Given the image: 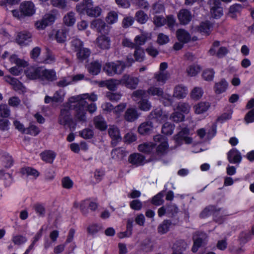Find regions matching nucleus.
Here are the masks:
<instances>
[{
    "label": "nucleus",
    "mask_w": 254,
    "mask_h": 254,
    "mask_svg": "<svg viewBox=\"0 0 254 254\" xmlns=\"http://www.w3.org/2000/svg\"><path fill=\"white\" fill-rule=\"evenodd\" d=\"M68 102L73 104V109L75 111V118L80 122L86 120L87 111L93 113L97 110L95 104H88L81 95L72 96L69 98Z\"/></svg>",
    "instance_id": "nucleus-1"
},
{
    "label": "nucleus",
    "mask_w": 254,
    "mask_h": 254,
    "mask_svg": "<svg viewBox=\"0 0 254 254\" xmlns=\"http://www.w3.org/2000/svg\"><path fill=\"white\" fill-rule=\"evenodd\" d=\"M91 27L101 34L97 38L98 47L102 49H109L110 38L106 36L110 31V27L105 22L100 18L93 20Z\"/></svg>",
    "instance_id": "nucleus-2"
},
{
    "label": "nucleus",
    "mask_w": 254,
    "mask_h": 254,
    "mask_svg": "<svg viewBox=\"0 0 254 254\" xmlns=\"http://www.w3.org/2000/svg\"><path fill=\"white\" fill-rule=\"evenodd\" d=\"M71 110L73 105H70L69 109H62L58 118V123L61 125L67 126L71 130H74L76 127V123L71 116Z\"/></svg>",
    "instance_id": "nucleus-3"
},
{
    "label": "nucleus",
    "mask_w": 254,
    "mask_h": 254,
    "mask_svg": "<svg viewBox=\"0 0 254 254\" xmlns=\"http://www.w3.org/2000/svg\"><path fill=\"white\" fill-rule=\"evenodd\" d=\"M21 15L25 17H30L35 13L36 8L34 3L31 1H24L19 5Z\"/></svg>",
    "instance_id": "nucleus-4"
},
{
    "label": "nucleus",
    "mask_w": 254,
    "mask_h": 254,
    "mask_svg": "<svg viewBox=\"0 0 254 254\" xmlns=\"http://www.w3.org/2000/svg\"><path fill=\"white\" fill-rule=\"evenodd\" d=\"M55 15L51 13L46 14L40 20L35 23V28L38 30H44L48 26L52 25L56 20Z\"/></svg>",
    "instance_id": "nucleus-5"
},
{
    "label": "nucleus",
    "mask_w": 254,
    "mask_h": 254,
    "mask_svg": "<svg viewBox=\"0 0 254 254\" xmlns=\"http://www.w3.org/2000/svg\"><path fill=\"white\" fill-rule=\"evenodd\" d=\"M193 245L191 251L193 253H196L200 247L206 243L207 240V236L205 233L197 232L193 235Z\"/></svg>",
    "instance_id": "nucleus-6"
},
{
    "label": "nucleus",
    "mask_w": 254,
    "mask_h": 254,
    "mask_svg": "<svg viewBox=\"0 0 254 254\" xmlns=\"http://www.w3.org/2000/svg\"><path fill=\"white\" fill-rule=\"evenodd\" d=\"M208 3L210 8V13L212 17L219 18L223 15L222 8L220 6L219 0H209Z\"/></svg>",
    "instance_id": "nucleus-7"
},
{
    "label": "nucleus",
    "mask_w": 254,
    "mask_h": 254,
    "mask_svg": "<svg viewBox=\"0 0 254 254\" xmlns=\"http://www.w3.org/2000/svg\"><path fill=\"white\" fill-rule=\"evenodd\" d=\"M42 67L29 66L24 70L27 78L30 80L40 79Z\"/></svg>",
    "instance_id": "nucleus-8"
},
{
    "label": "nucleus",
    "mask_w": 254,
    "mask_h": 254,
    "mask_svg": "<svg viewBox=\"0 0 254 254\" xmlns=\"http://www.w3.org/2000/svg\"><path fill=\"white\" fill-rule=\"evenodd\" d=\"M16 41L20 46H27L32 41V35L27 31L19 32L16 36Z\"/></svg>",
    "instance_id": "nucleus-9"
},
{
    "label": "nucleus",
    "mask_w": 254,
    "mask_h": 254,
    "mask_svg": "<svg viewBox=\"0 0 254 254\" xmlns=\"http://www.w3.org/2000/svg\"><path fill=\"white\" fill-rule=\"evenodd\" d=\"M190 130L187 128H183L175 137V140L178 144L182 143L184 141L187 144H190L192 141V139L188 136Z\"/></svg>",
    "instance_id": "nucleus-10"
},
{
    "label": "nucleus",
    "mask_w": 254,
    "mask_h": 254,
    "mask_svg": "<svg viewBox=\"0 0 254 254\" xmlns=\"http://www.w3.org/2000/svg\"><path fill=\"white\" fill-rule=\"evenodd\" d=\"M56 156V153L52 150H45L40 154L41 160L45 163L49 164H53Z\"/></svg>",
    "instance_id": "nucleus-11"
},
{
    "label": "nucleus",
    "mask_w": 254,
    "mask_h": 254,
    "mask_svg": "<svg viewBox=\"0 0 254 254\" xmlns=\"http://www.w3.org/2000/svg\"><path fill=\"white\" fill-rule=\"evenodd\" d=\"M93 123L95 128L101 131H105L107 129V123L104 118L101 115L94 118Z\"/></svg>",
    "instance_id": "nucleus-12"
},
{
    "label": "nucleus",
    "mask_w": 254,
    "mask_h": 254,
    "mask_svg": "<svg viewBox=\"0 0 254 254\" xmlns=\"http://www.w3.org/2000/svg\"><path fill=\"white\" fill-rule=\"evenodd\" d=\"M178 17L181 24L186 25L191 21L192 15L189 10L183 9L179 11Z\"/></svg>",
    "instance_id": "nucleus-13"
},
{
    "label": "nucleus",
    "mask_w": 254,
    "mask_h": 254,
    "mask_svg": "<svg viewBox=\"0 0 254 254\" xmlns=\"http://www.w3.org/2000/svg\"><path fill=\"white\" fill-rule=\"evenodd\" d=\"M56 72L54 69H43L42 67L40 79L53 81L56 80Z\"/></svg>",
    "instance_id": "nucleus-14"
},
{
    "label": "nucleus",
    "mask_w": 254,
    "mask_h": 254,
    "mask_svg": "<svg viewBox=\"0 0 254 254\" xmlns=\"http://www.w3.org/2000/svg\"><path fill=\"white\" fill-rule=\"evenodd\" d=\"M102 64L99 61L91 62L87 66L88 72L92 75H98L101 70Z\"/></svg>",
    "instance_id": "nucleus-15"
},
{
    "label": "nucleus",
    "mask_w": 254,
    "mask_h": 254,
    "mask_svg": "<svg viewBox=\"0 0 254 254\" xmlns=\"http://www.w3.org/2000/svg\"><path fill=\"white\" fill-rule=\"evenodd\" d=\"M124 85L128 88L135 89L138 83L139 80L137 77H134L127 74L123 76Z\"/></svg>",
    "instance_id": "nucleus-16"
},
{
    "label": "nucleus",
    "mask_w": 254,
    "mask_h": 254,
    "mask_svg": "<svg viewBox=\"0 0 254 254\" xmlns=\"http://www.w3.org/2000/svg\"><path fill=\"white\" fill-rule=\"evenodd\" d=\"M228 159L231 163H239L242 160L240 152L236 148H233L228 153Z\"/></svg>",
    "instance_id": "nucleus-17"
},
{
    "label": "nucleus",
    "mask_w": 254,
    "mask_h": 254,
    "mask_svg": "<svg viewBox=\"0 0 254 254\" xmlns=\"http://www.w3.org/2000/svg\"><path fill=\"white\" fill-rule=\"evenodd\" d=\"M188 93L187 87L183 85H178L174 88L173 96L178 99H183L186 97Z\"/></svg>",
    "instance_id": "nucleus-18"
},
{
    "label": "nucleus",
    "mask_w": 254,
    "mask_h": 254,
    "mask_svg": "<svg viewBox=\"0 0 254 254\" xmlns=\"http://www.w3.org/2000/svg\"><path fill=\"white\" fill-rule=\"evenodd\" d=\"M210 107V104L208 102L201 101L193 106L194 113L196 114H202L206 112Z\"/></svg>",
    "instance_id": "nucleus-19"
},
{
    "label": "nucleus",
    "mask_w": 254,
    "mask_h": 254,
    "mask_svg": "<svg viewBox=\"0 0 254 254\" xmlns=\"http://www.w3.org/2000/svg\"><path fill=\"white\" fill-rule=\"evenodd\" d=\"M93 6L92 0H83L76 6V10L79 14H85L88 7Z\"/></svg>",
    "instance_id": "nucleus-20"
},
{
    "label": "nucleus",
    "mask_w": 254,
    "mask_h": 254,
    "mask_svg": "<svg viewBox=\"0 0 254 254\" xmlns=\"http://www.w3.org/2000/svg\"><path fill=\"white\" fill-rule=\"evenodd\" d=\"M145 157L139 153L131 154L128 158V161L132 165L136 166L142 165L144 163Z\"/></svg>",
    "instance_id": "nucleus-21"
},
{
    "label": "nucleus",
    "mask_w": 254,
    "mask_h": 254,
    "mask_svg": "<svg viewBox=\"0 0 254 254\" xmlns=\"http://www.w3.org/2000/svg\"><path fill=\"white\" fill-rule=\"evenodd\" d=\"M150 120H154L157 122H161L166 119L165 115H163L162 111L160 109H156L151 111L148 116Z\"/></svg>",
    "instance_id": "nucleus-22"
},
{
    "label": "nucleus",
    "mask_w": 254,
    "mask_h": 254,
    "mask_svg": "<svg viewBox=\"0 0 254 254\" xmlns=\"http://www.w3.org/2000/svg\"><path fill=\"white\" fill-rule=\"evenodd\" d=\"M152 129V123L148 121L142 123L138 127V131L140 134L145 135L150 133Z\"/></svg>",
    "instance_id": "nucleus-23"
},
{
    "label": "nucleus",
    "mask_w": 254,
    "mask_h": 254,
    "mask_svg": "<svg viewBox=\"0 0 254 254\" xmlns=\"http://www.w3.org/2000/svg\"><path fill=\"white\" fill-rule=\"evenodd\" d=\"M176 35L178 40L181 43H187L190 41V34L184 29H178L176 32Z\"/></svg>",
    "instance_id": "nucleus-24"
},
{
    "label": "nucleus",
    "mask_w": 254,
    "mask_h": 254,
    "mask_svg": "<svg viewBox=\"0 0 254 254\" xmlns=\"http://www.w3.org/2000/svg\"><path fill=\"white\" fill-rule=\"evenodd\" d=\"M139 117L137 111L133 108L127 109L125 113V119L129 122H132L136 120Z\"/></svg>",
    "instance_id": "nucleus-25"
},
{
    "label": "nucleus",
    "mask_w": 254,
    "mask_h": 254,
    "mask_svg": "<svg viewBox=\"0 0 254 254\" xmlns=\"http://www.w3.org/2000/svg\"><path fill=\"white\" fill-rule=\"evenodd\" d=\"M221 208H217L214 205H209L206 207L200 214L201 218H205L211 214L215 215L217 212L221 210Z\"/></svg>",
    "instance_id": "nucleus-26"
},
{
    "label": "nucleus",
    "mask_w": 254,
    "mask_h": 254,
    "mask_svg": "<svg viewBox=\"0 0 254 254\" xmlns=\"http://www.w3.org/2000/svg\"><path fill=\"white\" fill-rule=\"evenodd\" d=\"M228 83L225 79H222L220 81L215 84L214 90L216 94H221L226 91Z\"/></svg>",
    "instance_id": "nucleus-27"
},
{
    "label": "nucleus",
    "mask_w": 254,
    "mask_h": 254,
    "mask_svg": "<svg viewBox=\"0 0 254 254\" xmlns=\"http://www.w3.org/2000/svg\"><path fill=\"white\" fill-rule=\"evenodd\" d=\"M20 172L22 175L26 174L27 176H32L37 178L40 175L39 172L35 168L31 167H24L21 168Z\"/></svg>",
    "instance_id": "nucleus-28"
},
{
    "label": "nucleus",
    "mask_w": 254,
    "mask_h": 254,
    "mask_svg": "<svg viewBox=\"0 0 254 254\" xmlns=\"http://www.w3.org/2000/svg\"><path fill=\"white\" fill-rule=\"evenodd\" d=\"M2 163L4 168L9 169L13 166L14 160L12 156L7 152H4L2 156Z\"/></svg>",
    "instance_id": "nucleus-29"
},
{
    "label": "nucleus",
    "mask_w": 254,
    "mask_h": 254,
    "mask_svg": "<svg viewBox=\"0 0 254 254\" xmlns=\"http://www.w3.org/2000/svg\"><path fill=\"white\" fill-rule=\"evenodd\" d=\"M133 221L131 219H128L127 224V230L125 232H120L118 234L120 238H124L129 237L131 236L132 231Z\"/></svg>",
    "instance_id": "nucleus-30"
},
{
    "label": "nucleus",
    "mask_w": 254,
    "mask_h": 254,
    "mask_svg": "<svg viewBox=\"0 0 254 254\" xmlns=\"http://www.w3.org/2000/svg\"><path fill=\"white\" fill-rule=\"evenodd\" d=\"M126 67V64L123 62L118 61L112 63V71L115 74L122 73Z\"/></svg>",
    "instance_id": "nucleus-31"
},
{
    "label": "nucleus",
    "mask_w": 254,
    "mask_h": 254,
    "mask_svg": "<svg viewBox=\"0 0 254 254\" xmlns=\"http://www.w3.org/2000/svg\"><path fill=\"white\" fill-rule=\"evenodd\" d=\"M170 74L167 72H160L154 74V78L155 80L161 84H164L169 79Z\"/></svg>",
    "instance_id": "nucleus-32"
},
{
    "label": "nucleus",
    "mask_w": 254,
    "mask_h": 254,
    "mask_svg": "<svg viewBox=\"0 0 254 254\" xmlns=\"http://www.w3.org/2000/svg\"><path fill=\"white\" fill-rule=\"evenodd\" d=\"M91 54V51L87 48H83L76 53L77 58L80 60L83 61L87 59Z\"/></svg>",
    "instance_id": "nucleus-33"
},
{
    "label": "nucleus",
    "mask_w": 254,
    "mask_h": 254,
    "mask_svg": "<svg viewBox=\"0 0 254 254\" xmlns=\"http://www.w3.org/2000/svg\"><path fill=\"white\" fill-rule=\"evenodd\" d=\"M188 247V244L183 240H179L176 242L173 246V250L176 252L183 253Z\"/></svg>",
    "instance_id": "nucleus-34"
},
{
    "label": "nucleus",
    "mask_w": 254,
    "mask_h": 254,
    "mask_svg": "<svg viewBox=\"0 0 254 254\" xmlns=\"http://www.w3.org/2000/svg\"><path fill=\"white\" fill-rule=\"evenodd\" d=\"M156 145L151 142L144 143L138 145V149L140 152L149 153L152 151Z\"/></svg>",
    "instance_id": "nucleus-35"
},
{
    "label": "nucleus",
    "mask_w": 254,
    "mask_h": 254,
    "mask_svg": "<svg viewBox=\"0 0 254 254\" xmlns=\"http://www.w3.org/2000/svg\"><path fill=\"white\" fill-rule=\"evenodd\" d=\"M67 31L65 29H59L56 34L55 38L58 43H63L66 39Z\"/></svg>",
    "instance_id": "nucleus-36"
},
{
    "label": "nucleus",
    "mask_w": 254,
    "mask_h": 254,
    "mask_svg": "<svg viewBox=\"0 0 254 254\" xmlns=\"http://www.w3.org/2000/svg\"><path fill=\"white\" fill-rule=\"evenodd\" d=\"M34 209L35 213L39 217H44L46 214L45 205L42 203H36L34 205Z\"/></svg>",
    "instance_id": "nucleus-37"
},
{
    "label": "nucleus",
    "mask_w": 254,
    "mask_h": 254,
    "mask_svg": "<svg viewBox=\"0 0 254 254\" xmlns=\"http://www.w3.org/2000/svg\"><path fill=\"white\" fill-rule=\"evenodd\" d=\"M102 229V225L101 224L93 223L89 225L87 229L88 233L91 235L96 234Z\"/></svg>",
    "instance_id": "nucleus-38"
},
{
    "label": "nucleus",
    "mask_w": 254,
    "mask_h": 254,
    "mask_svg": "<svg viewBox=\"0 0 254 254\" xmlns=\"http://www.w3.org/2000/svg\"><path fill=\"white\" fill-rule=\"evenodd\" d=\"M171 222L170 220H165L158 227V232L161 234L166 233L170 228Z\"/></svg>",
    "instance_id": "nucleus-39"
},
{
    "label": "nucleus",
    "mask_w": 254,
    "mask_h": 254,
    "mask_svg": "<svg viewBox=\"0 0 254 254\" xmlns=\"http://www.w3.org/2000/svg\"><path fill=\"white\" fill-rule=\"evenodd\" d=\"M203 94L202 89L199 87H194L190 92V97L194 100L200 99Z\"/></svg>",
    "instance_id": "nucleus-40"
},
{
    "label": "nucleus",
    "mask_w": 254,
    "mask_h": 254,
    "mask_svg": "<svg viewBox=\"0 0 254 254\" xmlns=\"http://www.w3.org/2000/svg\"><path fill=\"white\" fill-rule=\"evenodd\" d=\"M64 23L68 26H72L75 22L74 14L72 12H68L63 19Z\"/></svg>",
    "instance_id": "nucleus-41"
},
{
    "label": "nucleus",
    "mask_w": 254,
    "mask_h": 254,
    "mask_svg": "<svg viewBox=\"0 0 254 254\" xmlns=\"http://www.w3.org/2000/svg\"><path fill=\"white\" fill-rule=\"evenodd\" d=\"M98 85L101 87H106L109 90L107 92V97L109 100L111 101V79H109L105 81H101L98 82Z\"/></svg>",
    "instance_id": "nucleus-42"
},
{
    "label": "nucleus",
    "mask_w": 254,
    "mask_h": 254,
    "mask_svg": "<svg viewBox=\"0 0 254 254\" xmlns=\"http://www.w3.org/2000/svg\"><path fill=\"white\" fill-rule=\"evenodd\" d=\"M12 241L15 245L20 246L24 244L27 241V239L22 235H16L13 236Z\"/></svg>",
    "instance_id": "nucleus-43"
},
{
    "label": "nucleus",
    "mask_w": 254,
    "mask_h": 254,
    "mask_svg": "<svg viewBox=\"0 0 254 254\" xmlns=\"http://www.w3.org/2000/svg\"><path fill=\"white\" fill-rule=\"evenodd\" d=\"M101 11V9L99 6L93 7L92 6L88 7L86 13L90 17H97L100 15Z\"/></svg>",
    "instance_id": "nucleus-44"
},
{
    "label": "nucleus",
    "mask_w": 254,
    "mask_h": 254,
    "mask_svg": "<svg viewBox=\"0 0 254 254\" xmlns=\"http://www.w3.org/2000/svg\"><path fill=\"white\" fill-rule=\"evenodd\" d=\"M135 49L134 53V57L135 59V61L141 62L144 60V52L143 50L140 47H135L133 48Z\"/></svg>",
    "instance_id": "nucleus-45"
},
{
    "label": "nucleus",
    "mask_w": 254,
    "mask_h": 254,
    "mask_svg": "<svg viewBox=\"0 0 254 254\" xmlns=\"http://www.w3.org/2000/svg\"><path fill=\"white\" fill-rule=\"evenodd\" d=\"M135 18L136 21L140 24L146 23L148 19L147 15L142 10H139L135 13Z\"/></svg>",
    "instance_id": "nucleus-46"
},
{
    "label": "nucleus",
    "mask_w": 254,
    "mask_h": 254,
    "mask_svg": "<svg viewBox=\"0 0 254 254\" xmlns=\"http://www.w3.org/2000/svg\"><path fill=\"white\" fill-rule=\"evenodd\" d=\"M212 28V24L208 21L202 22L198 27V31L200 32L209 34L211 29Z\"/></svg>",
    "instance_id": "nucleus-47"
},
{
    "label": "nucleus",
    "mask_w": 254,
    "mask_h": 254,
    "mask_svg": "<svg viewBox=\"0 0 254 254\" xmlns=\"http://www.w3.org/2000/svg\"><path fill=\"white\" fill-rule=\"evenodd\" d=\"M10 115V110L5 104H0V117L8 118Z\"/></svg>",
    "instance_id": "nucleus-48"
},
{
    "label": "nucleus",
    "mask_w": 254,
    "mask_h": 254,
    "mask_svg": "<svg viewBox=\"0 0 254 254\" xmlns=\"http://www.w3.org/2000/svg\"><path fill=\"white\" fill-rule=\"evenodd\" d=\"M94 133L93 130L89 128H85L81 131H79V135L85 139H89L92 138L94 136Z\"/></svg>",
    "instance_id": "nucleus-49"
},
{
    "label": "nucleus",
    "mask_w": 254,
    "mask_h": 254,
    "mask_svg": "<svg viewBox=\"0 0 254 254\" xmlns=\"http://www.w3.org/2000/svg\"><path fill=\"white\" fill-rule=\"evenodd\" d=\"M174 126L170 123H165L162 127V133L166 135H171L173 132Z\"/></svg>",
    "instance_id": "nucleus-50"
},
{
    "label": "nucleus",
    "mask_w": 254,
    "mask_h": 254,
    "mask_svg": "<svg viewBox=\"0 0 254 254\" xmlns=\"http://www.w3.org/2000/svg\"><path fill=\"white\" fill-rule=\"evenodd\" d=\"M148 94L160 97L163 95V90L161 88L151 86L147 91Z\"/></svg>",
    "instance_id": "nucleus-51"
},
{
    "label": "nucleus",
    "mask_w": 254,
    "mask_h": 254,
    "mask_svg": "<svg viewBox=\"0 0 254 254\" xmlns=\"http://www.w3.org/2000/svg\"><path fill=\"white\" fill-rule=\"evenodd\" d=\"M40 132L39 128L35 125H30L26 128L25 134H29L34 136H37Z\"/></svg>",
    "instance_id": "nucleus-52"
},
{
    "label": "nucleus",
    "mask_w": 254,
    "mask_h": 254,
    "mask_svg": "<svg viewBox=\"0 0 254 254\" xmlns=\"http://www.w3.org/2000/svg\"><path fill=\"white\" fill-rule=\"evenodd\" d=\"M164 191H161L155 195L152 199V203L155 205H160L163 203Z\"/></svg>",
    "instance_id": "nucleus-53"
},
{
    "label": "nucleus",
    "mask_w": 254,
    "mask_h": 254,
    "mask_svg": "<svg viewBox=\"0 0 254 254\" xmlns=\"http://www.w3.org/2000/svg\"><path fill=\"white\" fill-rule=\"evenodd\" d=\"M122 139L119 128L114 126H112V144L114 143L113 141L118 142L121 141Z\"/></svg>",
    "instance_id": "nucleus-54"
},
{
    "label": "nucleus",
    "mask_w": 254,
    "mask_h": 254,
    "mask_svg": "<svg viewBox=\"0 0 254 254\" xmlns=\"http://www.w3.org/2000/svg\"><path fill=\"white\" fill-rule=\"evenodd\" d=\"M138 107L141 110L147 111L151 109V105L150 103L147 100L141 99L138 102Z\"/></svg>",
    "instance_id": "nucleus-55"
},
{
    "label": "nucleus",
    "mask_w": 254,
    "mask_h": 254,
    "mask_svg": "<svg viewBox=\"0 0 254 254\" xmlns=\"http://www.w3.org/2000/svg\"><path fill=\"white\" fill-rule=\"evenodd\" d=\"M177 109L185 114H188L190 110V106L188 103L180 102L178 103Z\"/></svg>",
    "instance_id": "nucleus-56"
},
{
    "label": "nucleus",
    "mask_w": 254,
    "mask_h": 254,
    "mask_svg": "<svg viewBox=\"0 0 254 254\" xmlns=\"http://www.w3.org/2000/svg\"><path fill=\"white\" fill-rule=\"evenodd\" d=\"M63 188L66 189H70L73 187V182L69 177H64L62 179Z\"/></svg>",
    "instance_id": "nucleus-57"
},
{
    "label": "nucleus",
    "mask_w": 254,
    "mask_h": 254,
    "mask_svg": "<svg viewBox=\"0 0 254 254\" xmlns=\"http://www.w3.org/2000/svg\"><path fill=\"white\" fill-rule=\"evenodd\" d=\"M52 5L61 9H64L66 7V0H51Z\"/></svg>",
    "instance_id": "nucleus-58"
},
{
    "label": "nucleus",
    "mask_w": 254,
    "mask_h": 254,
    "mask_svg": "<svg viewBox=\"0 0 254 254\" xmlns=\"http://www.w3.org/2000/svg\"><path fill=\"white\" fill-rule=\"evenodd\" d=\"M90 200V198L82 200L80 203V210L82 214L84 215H87L89 213L88 201Z\"/></svg>",
    "instance_id": "nucleus-59"
},
{
    "label": "nucleus",
    "mask_w": 254,
    "mask_h": 254,
    "mask_svg": "<svg viewBox=\"0 0 254 254\" xmlns=\"http://www.w3.org/2000/svg\"><path fill=\"white\" fill-rule=\"evenodd\" d=\"M214 71L212 69H207L203 71L202 77L206 81H211L213 79L214 75Z\"/></svg>",
    "instance_id": "nucleus-60"
},
{
    "label": "nucleus",
    "mask_w": 254,
    "mask_h": 254,
    "mask_svg": "<svg viewBox=\"0 0 254 254\" xmlns=\"http://www.w3.org/2000/svg\"><path fill=\"white\" fill-rule=\"evenodd\" d=\"M199 71V66L195 65L190 66L187 69L188 74L190 76H195Z\"/></svg>",
    "instance_id": "nucleus-61"
},
{
    "label": "nucleus",
    "mask_w": 254,
    "mask_h": 254,
    "mask_svg": "<svg viewBox=\"0 0 254 254\" xmlns=\"http://www.w3.org/2000/svg\"><path fill=\"white\" fill-rule=\"evenodd\" d=\"M72 47L74 48L75 51L77 52L83 47V42L79 39H75L71 41Z\"/></svg>",
    "instance_id": "nucleus-62"
},
{
    "label": "nucleus",
    "mask_w": 254,
    "mask_h": 254,
    "mask_svg": "<svg viewBox=\"0 0 254 254\" xmlns=\"http://www.w3.org/2000/svg\"><path fill=\"white\" fill-rule=\"evenodd\" d=\"M10 123L7 119H0V130L1 131H7L9 129Z\"/></svg>",
    "instance_id": "nucleus-63"
},
{
    "label": "nucleus",
    "mask_w": 254,
    "mask_h": 254,
    "mask_svg": "<svg viewBox=\"0 0 254 254\" xmlns=\"http://www.w3.org/2000/svg\"><path fill=\"white\" fill-rule=\"evenodd\" d=\"M184 118V115L181 113L175 112L171 114L170 119L175 122H180L183 121Z\"/></svg>",
    "instance_id": "nucleus-64"
}]
</instances>
